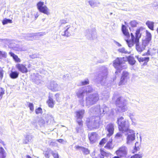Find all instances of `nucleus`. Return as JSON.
Wrapping results in <instances>:
<instances>
[{
    "instance_id": "nucleus-1",
    "label": "nucleus",
    "mask_w": 158,
    "mask_h": 158,
    "mask_svg": "<svg viewBox=\"0 0 158 158\" xmlns=\"http://www.w3.org/2000/svg\"><path fill=\"white\" fill-rule=\"evenodd\" d=\"M122 30L124 35L127 38V39H126L125 40L129 47H131L135 44L136 48L138 52H141L144 50L145 47L148 45L144 44L143 41L141 45H139V39L141 37L142 32L144 30L143 28L141 27L137 29L135 36L132 33H131V39H128L130 38V35L126 27L124 25H123Z\"/></svg>"
},
{
    "instance_id": "nucleus-2",
    "label": "nucleus",
    "mask_w": 158,
    "mask_h": 158,
    "mask_svg": "<svg viewBox=\"0 0 158 158\" xmlns=\"http://www.w3.org/2000/svg\"><path fill=\"white\" fill-rule=\"evenodd\" d=\"M127 61L131 65L134 64L135 63V60L134 58L130 56L128 57L117 58L114 61L113 65L115 68L117 69V71L115 72V73L120 72V69L122 68V65L125 62Z\"/></svg>"
},
{
    "instance_id": "nucleus-3",
    "label": "nucleus",
    "mask_w": 158,
    "mask_h": 158,
    "mask_svg": "<svg viewBox=\"0 0 158 158\" xmlns=\"http://www.w3.org/2000/svg\"><path fill=\"white\" fill-rule=\"evenodd\" d=\"M119 130L123 133L127 132L129 129L130 124L127 121H126L123 117L118 118L117 120Z\"/></svg>"
},
{
    "instance_id": "nucleus-4",
    "label": "nucleus",
    "mask_w": 158,
    "mask_h": 158,
    "mask_svg": "<svg viewBox=\"0 0 158 158\" xmlns=\"http://www.w3.org/2000/svg\"><path fill=\"white\" fill-rule=\"evenodd\" d=\"M108 74L107 68L105 66L102 67L101 71L99 72L97 78L100 80V83L103 85H106V78Z\"/></svg>"
},
{
    "instance_id": "nucleus-5",
    "label": "nucleus",
    "mask_w": 158,
    "mask_h": 158,
    "mask_svg": "<svg viewBox=\"0 0 158 158\" xmlns=\"http://www.w3.org/2000/svg\"><path fill=\"white\" fill-rule=\"evenodd\" d=\"M116 103L119 111L124 112L127 110V102L123 97L118 98L116 101Z\"/></svg>"
},
{
    "instance_id": "nucleus-6",
    "label": "nucleus",
    "mask_w": 158,
    "mask_h": 158,
    "mask_svg": "<svg viewBox=\"0 0 158 158\" xmlns=\"http://www.w3.org/2000/svg\"><path fill=\"white\" fill-rule=\"evenodd\" d=\"M99 118L98 117H91L87 118L86 121V124L88 128L89 129L97 128L99 127L98 120Z\"/></svg>"
},
{
    "instance_id": "nucleus-7",
    "label": "nucleus",
    "mask_w": 158,
    "mask_h": 158,
    "mask_svg": "<svg viewBox=\"0 0 158 158\" xmlns=\"http://www.w3.org/2000/svg\"><path fill=\"white\" fill-rule=\"evenodd\" d=\"M98 99V95L97 94L90 95L86 98L87 106L89 107L91 105L96 103Z\"/></svg>"
},
{
    "instance_id": "nucleus-8",
    "label": "nucleus",
    "mask_w": 158,
    "mask_h": 158,
    "mask_svg": "<svg viewBox=\"0 0 158 158\" xmlns=\"http://www.w3.org/2000/svg\"><path fill=\"white\" fill-rule=\"evenodd\" d=\"M127 132L130 134L127 135L126 143L127 144L130 145L132 143L133 141L135 139V131L132 129L128 130Z\"/></svg>"
},
{
    "instance_id": "nucleus-9",
    "label": "nucleus",
    "mask_w": 158,
    "mask_h": 158,
    "mask_svg": "<svg viewBox=\"0 0 158 158\" xmlns=\"http://www.w3.org/2000/svg\"><path fill=\"white\" fill-rule=\"evenodd\" d=\"M129 73L126 71H123L122 73L121 80L119 83V85H125L129 81Z\"/></svg>"
},
{
    "instance_id": "nucleus-10",
    "label": "nucleus",
    "mask_w": 158,
    "mask_h": 158,
    "mask_svg": "<svg viewBox=\"0 0 158 158\" xmlns=\"http://www.w3.org/2000/svg\"><path fill=\"white\" fill-rule=\"evenodd\" d=\"M37 8L40 12L47 15L50 14L48 9L44 5V2H39L37 4Z\"/></svg>"
},
{
    "instance_id": "nucleus-11",
    "label": "nucleus",
    "mask_w": 158,
    "mask_h": 158,
    "mask_svg": "<svg viewBox=\"0 0 158 158\" xmlns=\"http://www.w3.org/2000/svg\"><path fill=\"white\" fill-rule=\"evenodd\" d=\"M105 130L107 133V137H110L113 135L114 131V124L112 123H109L105 126Z\"/></svg>"
},
{
    "instance_id": "nucleus-12",
    "label": "nucleus",
    "mask_w": 158,
    "mask_h": 158,
    "mask_svg": "<svg viewBox=\"0 0 158 158\" xmlns=\"http://www.w3.org/2000/svg\"><path fill=\"white\" fill-rule=\"evenodd\" d=\"M48 88L53 91H56L60 89V87L56 81H51L47 85Z\"/></svg>"
},
{
    "instance_id": "nucleus-13",
    "label": "nucleus",
    "mask_w": 158,
    "mask_h": 158,
    "mask_svg": "<svg viewBox=\"0 0 158 158\" xmlns=\"http://www.w3.org/2000/svg\"><path fill=\"white\" fill-rule=\"evenodd\" d=\"M115 152L119 157H126L127 154V148L125 146H122L117 150Z\"/></svg>"
},
{
    "instance_id": "nucleus-14",
    "label": "nucleus",
    "mask_w": 158,
    "mask_h": 158,
    "mask_svg": "<svg viewBox=\"0 0 158 158\" xmlns=\"http://www.w3.org/2000/svg\"><path fill=\"white\" fill-rule=\"evenodd\" d=\"M85 88L80 89L76 92V94L78 98L80 99L79 101L81 105L83 106V98L85 94Z\"/></svg>"
},
{
    "instance_id": "nucleus-15",
    "label": "nucleus",
    "mask_w": 158,
    "mask_h": 158,
    "mask_svg": "<svg viewBox=\"0 0 158 158\" xmlns=\"http://www.w3.org/2000/svg\"><path fill=\"white\" fill-rule=\"evenodd\" d=\"M16 68L19 72L22 73H26L28 72V69L25 64L18 63L15 65Z\"/></svg>"
},
{
    "instance_id": "nucleus-16",
    "label": "nucleus",
    "mask_w": 158,
    "mask_h": 158,
    "mask_svg": "<svg viewBox=\"0 0 158 158\" xmlns=\"http://www.w3.org/2000/svg\"><path fill=\"white\" fill-rule=\"evenodd\" d=\"M64 28L65 30L64 31L61 32V35L63 36H69L71 35V33L72 32L73 27L71 26L70 25H67Z\"/></svg>"
},
{
    "instance_id": "nucleus-17",
    "label": "nucleus",
    "mask_w": 158,
    "mask_h": 158,
    "mask_svg": "<svg viewBox=\"0 0 158 158\" xmlns=\"http://www.w3.org/2000/svg\"><path fill=\"white\" fill-rule=\"evenodd\" d=\"M42 80L43 77L41 75L38 74H36L34 76L33 80L35 83L39 85L43 81Z\"/></svg>"
},
{
    "instance_id": "nucleus-18",
    "label": "nucleus",
    "mask_w": 158,
    "mask_h": 158,
    "mask_svg": "<svg viewBox=\"0 0 158 158\" xmlns=\"http://www.w3.org/2000/svg\"><path fill=\"white\" fill-rule=\"evenodd\" d=\"M75 113L77 119H82L85 113V110L83 109L79 110L77 111Z\"/></svg>"
},
{
    "instance_id": "nucleus-19",
    "label": "nucleus",
    "mask_w": 158,
    "mask_h": 158,
    "mask_svg": "<svg viewBox=\"0 0 158 158\" xmlns=\"http://www.w3.org/2000/svg\"><path fill=\"white\" fill-rule=\"evenodd\" d=\"M146 35L145 39L143 42L144 44H146L148 45L152 40V35L150 32L146 31Z\"/></svg>"
},
{
    "instance_id": "nucleus-20",
    "label": "nucleus",
    "mask_w": 158,
    "mask_h": 158,
    "mask_svg": "<svg viewBox=\"0 0 158 158\" xmlns=\"http://www.w3.org/2000/svg\"><path fill=\"white\" fill-rule=\"evenodd\" d=\"M97 135L95 132H92L89 134V138L90 141L92 143L94 142L97 139Z\"/></svg>"
},
{
    "instance_id": "nucleus-21",
    "label": "nucleus",
    "mask_w": 158,
    "mask_h": 158,
    "mask_svg": "<svg viewBox=\"0 0 158 158\" xmlns=\"http://www.w3.org/2000/svg\"><path fill=\"white\" fill-rule=\"evenodd\" d=\"M76 121L78 124L79 127H77L76 130L77 132H78L82 129V127L83 126V122L82 119H77Z\"/></svg>"
},
{
    "instance_id": "nucleus-22",
    "label": "nucleus",
    "mask_w": 158,
    "mask_h": 158,
    "mask_svg": "<svg viewBox=\"0 0 158 158\" xmlns=\"http://www.w3.org/2000/svg\"><path fill=\"white\" fill-rule=\"evenodd\" d=\"M9 55L12 56L15 62L19 63L21 62V59L19 58L17 56L15 55L13 53L10 52L9 53Z\"/></svg>"
},
{
    "instance_id": "nucleus-23",
    "label": "nucleus",
    "mask_w": 158,
    "mask_h": 158,
    "mask_svg": "<svg viewBox=\"0 0 158 158\" xmlns=\"http://www.w3.org/2000/svg\"><path fill=\"white\" fill-rule=\"evenodd\" d=\"M47 102L48 106L51 108H52L55 104V101L53 100V98L50 97H49L48 100Z\"/></svg>"
},
{
    "instance_id": "nucleus-24",
    "label": "nucleus",
    "mask_w": 158,
    "mask_h": 158,
    "mask_svg": "<svg viewBox=\"0 0 158 158\" xmlns=\"http://www.w3.org/2000/svg\"><path fill=\"white\" fill-rule=\"evenodd\" d=\"M19 75V73L16 71H11L9 74V76L11 78L13 79H16L18 77Z\"/></svg>"
},
{
    "instance_id": "nucleus-25",
    "label": "nucleus",
    "mask_w": 158,
    "mask_h": 158,
    "mask_svg": "<svg viewBox=\"0 0 158 158\" xmlns=\"http://www.w3.org/2000/svg\"><path fill=\"white\" fill-rule=\"evenodd\" d=\"M135 57L138 59L140 62L143 61L148 62L149 60V58L148 57H139V56L137 55L135 56Z\"/></svg>"
},
{
    "instance_id": "nucleus-26",
    "label": "nucleus",
    "mask_w": 158,
    "mask_h": 158,
    "mask_svg": "<svg viewBox=\"0 0 158 158\" xmlns=\"http://www.w3.org/2000/svg\"><path fill=\"white\" fill-rule=\"evenodd\" d=\"M34 35V33L27 34L25 36V38L28 40H33L34 39V36H35Z\"/></svg>"
},
{
    "instance_id": "nucleus-27",
    "label": "nucleus",
    "mask_w": 158,
    "mask_h": 158,
    "mask_svg": "<svg viewBox=\"0 0 158 158\" xmlns=\"http://www.w3.org/2000/svg\"><path fill=\"white\" fill-rule=\"evenodd\" d=\"M143 154L142 152H139L138 153L135 154L131 157H127L126 158H142L143 156Z\"/></svg>"
},
{
    "instance_id": "nucleus-28",
    "label": "nucleus",
    "mask_w": 158,
    "mask_h": 158,
    "mask_svg": "<svg viewBox=\"0 0 158 158\" xmlns=\"http://www.w3.org/2000/svg\"><path fill=\"white\" fill-rule=\"evenodd\" d=\"M6 153L5 150L2 147H0V158H5Z\"/></svg>"
},
{
    "instance_id": "nucleus-29",
    "label": "nucleus",
    "mask_w": 158,
    "mask_h": 158,
    "mask_svg": "<svg viewBox=\"0 0 158 158\" xmlns=\"http://www.w3.org/2000/svg\"><path fill=\"white\" fill-rule=\"evenodd\" d=\"M97 1H89L88 3L92 7H94L98 6L99 4Z\"/></svg>"
},
{
    "instance_id": "nucleus-30",
    "label": "nucleus",
    "mask_w": 158,
    "mask_h": 158,
    "mask_svg": "<svg viewBox=\"0 0 158 158\" xmlns=\"http://www.w3.org/2000/svg\"><path fill=\"white\" fill-rule=\"evenodd\" d=\"M146 24L150 29L152 30H154V23L153 22L148 21L146 22Z\"/></svg>"
},
{
    "instance_id": "nucleus-31",
    "label": "nucleus",
    "mask_w": 158,
    "mask_h": 158,
    "mask_svg": "<svg viewBox=\"0 0 158 158\" xmlns=\"http://www.w3.org/2000/svg\"><path fill=\"white\" fill-rule=\"evenodd\" d=\"M52 151L50 149H48L47 150L44 152V156L46 158H49L50 157V154H52Z\"/></svg>"
},
{
    "instance_id": "nucleus-32",
    "label": "nucleus",
    "mask_w": 158,
    "mask_h": 158,
    "mask_svg": "<svg viewBox=\"0 0 158 158\" xmlns=\"http://www.w3.org/2000/svg\"><path fill=\"white\" fill-rule=\"evenodd\" d=\"M102 111V113L105 114L106 113H109V108L105 105H104L102 106L101 111Z\"/></svg>"
},
{
    "instance_id": "nucleus-33",
    "label": "nucleus",
    "mask_w": 158,
    "mask_h": 158,
    "mask_svg": "<svg viewBox=\"0 0 158 158\" xmlns=\"http://www.w3.org/2000/svg\"><path fill=\"white\" fill-rule=\"evenodd\" d=\"M140 145V143L138 142H136L135 144V147L134 150H133L132 152L133 153H135L136 151L139 149V146Z\"/></svg>"
},
{
    "instance_id": "nucleus-34",
    "label": "nucleus",
    "mask_w": 158,
    "mask_h": 158,
    "mask_svg": "<svg viewBox=\"0 0 158 158\" xmlns=\"http://www.w3.org/2000/svg\"><path fill=\"white\" fill-rule=\"evenodd\" d=\"M92 109V110H93V112H95V113H98L101 112V109L100 108L99 106H97L94 108H93Z\"/></svg>"
},
{
    "instance_id": "nucleus-35",
    "label": "nucleus",
    "mask_w": 158,
    "mask_h": 158,
    "mask_svg": "<svg viewBox=\"0 0 158 158\" xmlns=\"http://www.w3.org/2000/svg\"><path fill=\"white\" fill-rule=\"evenodd\" d=\"M138 24V23L135 20L131 21L129 23L130 25L133 27H136Z\"/></svg>"
},
{
    "instance_id": "nucleus-36",
    "label": "nucleus",
    "mask_w": 158,
    "mask_h": 158,
    "mask_svg": "<svg viewBox=\"0 0 158 158\" xmlns=\"http://www.w3.org/2000/svg\"><path fill=\"white\" fill-rule=\"evenodd\" d=\"M7 56V53L4 51H0V59L5 58Z\"/></svg>"
},
{
    "instance_id": "nucleus-37",
    "label": "nucleus",
    "mask_w": 158,
    "mask_h": 158,
    "mask_svg": "<svg viewBox=\"0 0 158 158\" xmlns=\"http://www.w3.org/2000/svg\"><path fill=\"white\" fill-rule=\"evenodd\" d=\"M82 88H85V92L90 93L92 91V89L91 86H87L85 87H82Z\"/></svg>"
},
{
    "instance_id": "nucleus-38",
    "label": "nucleus",
    "mask_w": 158,
    "mask_h": 158,
    "mask_svg": "<svg viewBox=\"0 0 158 158\" xmlns=\"http://www.w3.org/2000/svg\"><path fill=\"white\" fill-rule=\"evenodd\" d=\"M102 54H101L102 56V57L103 59V62L105 61L108 58V56L106 52L105 51H103V52L102 53Z\"/></svg>"
},
{
    "instance_id": "nucleus-39",
    "label": "nucleus",
    "mask_w": 158,
    "mask_h": 158,
    "mask_svg": "<svg viewBox=\"0 0 158 158\" xmlns=\"http://www.w3.org/2000/svg\"><path fill=\"white\" fill-rule=\"evenodd\" d=\"M31 139V136L30 135H27L25 137V139L24 140L23 143L25 144H27L28 143L30 140Z\"/></svg>"
},
{
    "instance_id": "nucleus-40",
    "label": "nucleus",
    "mask_w": 158,
    "mask_h": 158,
    "mask_svg": "<svg viewBox=\"0 0 158 158\" xmlns=\"http://www.w3.org/2000/svg\"><path fill=\"white\" fill-rule=\"evenodd\" d=\"M84 154L87 155L89 153V150L86 148L82 147L81 148V151Z\"/></svg>"
},
{
    "instance_id": "nucleus-41",
    "label": "nucleus",
    "mask_w": 158,
    "mask_h": 158,
    "mask_svg": "<svg viewBox=\"0 0 158 158\" xmlns=\"http://www.w3.org/2000/svg\"><path fill=\"white\" fill-rule=\"evenodd\" d=\"M109 155V153H107L101 150V155L100 157V158H104V156H107Z\"/></svg>"
},
{
    "instance_id": "nucleus-42",
    "label": "nucleus",
    "mask_w": 158,
    "mask_h": 158,
    "mask_svg": "<svg viewBox=\"0 0 158 158\" xmlns=\"http://www.w3.org/2000/svg\"><path fill=\"white\" fill-rule=\"evenodd\" d=\"M118 51L120 53L124 54H126L128 52V51L126 50L124 48H122L118 49Z\"/></svg>"
},
{
    "instance_id": "nucleus-43",
    "label": "nucleus",
    "mask_w": 158,
    "mask_h": 158,
    "mask_svg": "<svg viewBox=\"0 0 158 158\" xmlns=\"http://www.w3.org/2000/svg\"><path fill=\"white\" fill-rule=\"evenodd\" d=\"M12 23V20L10 19H5L2 21V24L5 25L7 23Z\"/></svg>"
},
{
    "instance_id": "nucleus-44",
    "label": "nucleus",
    "mask_w": 158,
    "mask_h": 158,
    "mask_svg": "<svg viewBox=\"0 0 158 158\" xmlns=\"http://www.w3.org/2000/svg\"><path fill=\"white\" fill-rule=\"evenodd\" d=\"M52 155L54 158H59V156L57 152H54L52 151Z\"/></svg>"
},
{
    "instance_id": "nucleus-45",
    "label": "nucleus",
    "mask_w": 158,
    "mask_h": 158,
    "mask_svg": "<svg viewBox=\"0 0 158 158\" xmlns=\"http://www.w3.org/2000/svg\"><path fill=\"white\" fill-rule=\"evenodd\" d=\"M4 94V91L3 89L1 88H0V101L2 98L3 95Z\"/></svg>"
},
{
    "instance_id": "nucleus-46",
    "label": "nucleus",
    "mask_w": 158,
    "mask_h": 158,
    "mask_svg": "<svg viewBox=\"0 0 158 158\" xmlns=\"http://www.w3.org/2000/svg\"><path fill=\"white\" fill-rule=\"evenodd\" d=\"M34 34L35 36H41L44 35L45 34L44 32H39L37 33H34Z\"/></svg>"
},
{
    "instance_id": "nucleus-47",
    "label": "nucleus",
    "mask_w": 158,
    "mask_h": 158,
    "mask_svg": "<svg viewBox=\"0 0 158 158\" xmlns=\"http://www.w3.org/2000/svg\"><path fill=\"white\" fill-rule=\"evenodd\" d=\"M81 85H87L89 83V81L88 79H85L81 82Z\"/></svg>"
},
{
    "instance_id": "nucleus-48",
    "label": "nucleus",
    "mask_w": 158,
    "mask_h": 158,
    "mask_svg": "<svg viewBox=\"0 0 158 158\" xmlns=\"http://www.w3.org/2000/svg\"><path fill=\"white\" fill-rule=\"evenodd\" d=\"M35 111L36 114H38L42 112V109L41 108L39 107L38 109L35 110Z\"/></svg>"
},
{
    "instance_id": "nucleus-49",
    "label": "nucleus",
    "mask_w": 158,
    "mask_h": 158,
    "mask_svg": "<svg viewBox=\"0 0 158 158\" xmlns=\"http://www.w3.org/2000/svg\"><path fill=\"white\" fill-rule=\"evenodd\" d=\"M28 107L31 111H33L34 109L33 104L31 103H29Z\"/></svg>"
},
{
    "instance_id": "nucleus-50",
    "label": "nucleus",
    "mask_w": 158,
    "mask_h": 158,
    "mask_svg": "<svg viewBox=\"0 0 158 158\" xmlns=\"http://www.w3.org/2000/svg\"><path fill=\"white\" fill-rule=\"evenodd\" d=\"M67 23V21L66 20H65L64 19H62L60 21V26H61L63 24H64Z\"/></svg>"
},
{
    "instance_id": "nucleus-51",
    "label": "nucleus",
    "mask_w": 158,
    "mask_h": 158,
    "mask_svg": "<svg viewBox=\"0 0 158 158\" xmlns=\"http://www.w3.org/2000/svg\"><path fill=\"white\" fill-rule=\"evenodd\" d=\"M112 143H107L105 146V147L108 149H110L112 148Z\"/></svg>"
},
{
    "instance_id": "nucleus-52",
    "label": "nucleus",
    "mask_w": 158,
    "mask_h": 158,
    "mask_svg": "<svg viewBox=\"0 0 158 158\" xmlns=\"http://www.w3.org/2000/svg\"><path fill=\"white\" fill-rule=\"evenodd\" d=\"M39 55L38 54H34L32 55H31L30 56L31 58L32 59H34L35 58H37L39 57Z\"/></svg>"
},
{
    "instance_id": "nucleus-53",
    "label": "nucleus",
    "mask_w": 158,
    "mask_h": 158,
    "mask_svg": "<svg viewBox=\"0 0 158 158\" xmlns=\"http://www.w3.org/2000/svg\"><path fill=\"white\" fill-rule=\"evenodd\" d=\"M130 118L131 120V122H132V124L133 125H135L136 124V122H135V119L134 118L130 117Z\"/></svg>"
},
{
    "instance_id": "nucleus-54",
    "label": "nucleus",
    "mask_w": 158,
    "mask_h": 158,
    "mask_svg": "<svg viewBox=\"0 0 158 158\" xmlns=\"http://www.w3.org/2000/svg\"><path fill=\"white\" fill-rule=\"evenodd\" d=\"M13 48L14 50H19L20 49L19 46L17 45H14Z\"/></svg>"
},
{
    "instance_id": "nucleus-55",
    "label": "nucleus",
    "mask_w": 158,
    "mask_h": 158,
    "mask_svg": "<svg viewBox=\"0 0 158 158\" xmlns=\"http://www.w3.org/2000/svg\"><path fill=\"white\" fill-rule=\"evenodd\" d=\"M39 123L41 125H43L45 123V121L43 119L40 118L39 120Z\"/></svg>"
},
{
    "instance_id": "nucleus-56",
    "label": "nucleus",
    "mask_w": 158,
    "mask_h": 158,
    "mask_svg": "<svg viewBox=\"0 0 158 158\" xmlns=\"http://www.w3.org/2000/svg\"><path fill=\"white\" fill-rule=\"evenodd\" d=\"M122 136V134L119 132L118 133L115 135V137L116 139H118L120 137H121Z\"/></svg>"
},
{
    "instance_id": "nucleus-57",
    "label": "nucleus",
    "mask_w": 158,
    "mask_h": 158,
    "mask_svg": "<svg viewBox=\"0 0 158 158\" xmlns=\"http://www.w3.org/2000/svg\"><path fill=\"white\" fill-rule=\"evenodd\" d=\"M106 141V139L105 138L103 139L100 142L99 144L101 145H103L105 143Z\"/></svg>"
},
{
    "instance_id": "nucleus-58",
    "label": "nucleus",
    "mask_w": 158,
    "mask_h": 158,
    "mask_svg": "<svg viewBox=\"0 0 158 158\" xmlns=\"http://www.w3.org/2000/svg\"><path fill=\"white\" fill-rule=\"evenodd\" d=\"M57 141L61 143H66V141L62 139H59L57 140Z\"/></svg>"
},
{
    "instance_id": "nucleus-59",
    "label": "nucleus",
    "mask_w": 158,
    "mask_h": 158,
    "mask_svg": "<svg viewBox=\"0 0 158 158\" xmlns=\"http://www.w3.org/2000/svg\"><path fill=\"white\" fill-rule=\"evenodd\" d=\"M82 147L81 146H75V148L76 149H78L80 151H81V148H82Z\"/></svg>"
},
{
    "instance_id": "nucleus-60",
    "label": "nucleus",
    "mask_w": 158,
    "mask_h": 158,
    "mask_svg": "<svg viewBox=\"0 0 158 158\" xmlns=\"http://www.w3.org/2000/svg\"><path fill=\"white\" fill-rule=\"evenodd\" d=\"M88 32H87L88 33L89 32V33H87V34H86V35L87 36V37H88V36H90V35H89V34H90V35H91V37H92V34H91V31H88Z\"/></svg>"
},
{
    "instance_id": "nucleus-61",
    "label": "nucleus",
    "mask_w": 158,
    "mask_h": 158,
    "mask_svg": "<svg viewBox=\"0 0 158 158\" xmlns=\"http://www.w3.org/2000/svg\"><path fill=\"white\" fill-rule=\"evenodd\" d=\"M112 139L111 138H110V139H109V140L108 141V143H112Z\"/></svg>"
},
{
    "instance_id": "nucleus-62",
    "label": "nucleus",
    "mask_w": 158,
    "mask_h": 158,
    "mask_svg": "<svg viewBox=\"0 0 158 158\" xmlns=\"http://www.w3.org/2000/svg\"><path fill=\"white\" fill-rule=\"evenodd\" d=\"M39 16V13L38 12H37L36 14L35 15V18H37L38 16Z\"/></svg>"
},
{
    "instance_id": "nucleus-63",
    "label": "nucleus",
    "mask_w": 158,
    "mask_h": 158,
    "mask_svg": "<svg viewBox=\"0 0 158 158\" xmlns=\"http://www.w3.org/2000/svg\"><path fill=\"white\" fill-rule=\"evenodd\" d=\"M3 76V74L2 72H0V76L1 78H2Z\"/></svg>"
},
{
    "instance_id": "nucleus-64",
    "label": "nucleus",
    "mask_w": 158,
    "mask_h": 158,
    "mask_svg": "<svg viewBox=\"0 0 158 158\" xmlns=\"http://www.w3.org/2000/svg\"><path fill=\"white\" fill-rule=\"evenodd\" d=\"M116 44L118 46H121V45L119 44V43H118V42H116Z\"/></svg>"
}]
</instances>
